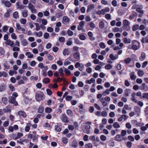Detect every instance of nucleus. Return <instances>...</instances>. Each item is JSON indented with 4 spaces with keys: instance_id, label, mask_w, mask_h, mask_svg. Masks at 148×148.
<instances>
[{
    "instance_id": "nucleus-1",
    "label": "nucleus",
    "mask_w": 148,
    "mask_h": 148,
    "mask_svg": "<svg viewBox=\"0 0 148 148\" xmlns=\"http://www.w3.org/2000/svg\"><path fill=\"white\" fill-rule=\"evenodd\" d=\"M140 44L139 42L134 40L132 41V42L131 47H130V46L129 45V48L130 49H132L133 50H136L140 48Z\"/></svg>"
},
{
    "instance_id": "nucleus-2",
    "label": "nucleus",
    "mask_w": 148,
    "mask_h": 148,
    "mask_svg": "<svg viewBox=\"0 0 148 148\" xmlns=\"http://www.w3.org/2000/svg\"><path fill=\"white\" fill-rule=\"evenodd\" d=\"M35 98L37 101H40L44 98V94L42 92L36 93L35 95Z\"/></svg>"
},
{
    "instance_id": "nucleus-3",
    "label": "nucleus",
    "mask_w": 148,
    "mask_h": 148,
    "mask_svg": "<svg viewBox=\"0 0 148 148\" xmlns=\"http://www.w3.org/2000/svg\"><path fill=\"white\" fill-rule=\"evenodd\" d=\"M71 56L73 59V61H77L80 59V56L79 53L78 52H75L73 53Z\"/></svg>"
},
{
    "instance_id": "nucleus-4",
    "label": "nucleus",
    "mask_w": 148,
    "mask_h": 148,
    "mask_svg": "<svg viewBox=\"0 0 148 148\" xmlns=\"http://www.w3.org/2000/svg\"><path fill=\"white\" fill-rule=\"evenodd\" d=\"M28 7L32 13H36L37 10L35 8L34 6L32 3H29Z\"/></svg>"
},
{
    "instance_id": "nucleus-5",
    "label": "nucleus",
    "mask_w": 148,
    "mask_h": 148,
    "mask_svg": "<svg viewBox=\"0 0 148 148\" xmlns=\"http://www.w3.org/2000/svg\"><path fill=\"white\" fill-rule=\"evenodd\" d=\"M8 101L9 102L14 104L15 106H17L18 105L17 102L16 101V99L15 98H13V97H9Z\"/></svg>"
},
{
    "instance_id": "nucleus-6",
    "label": "nucleus",
    "mask_w": 148,
    "mask_h": 148,
    "mask_svg": "<svg viewBox=\"0 0 148 148\" xmlns=\"http://www.w3.org/2000/svg\"><path fill=\"white\" fill-rule=\"evenodd\" d=\"M60 118L64 122L67 123L68 121L67 116L64 114H62L61 115Z\"/></svg>"
},
{
    "instance_id": "nucleus-7",
    "label": "nucleus",
    "mask_w": 148,
    "mask_h": 148,
    "mask_svg": "<svg viewBox=\"0 0 148 148\" xmlns=\"http://www.w3.org/2000/svg\"><path fill=\"white\" fill-rule=\"evenodd\" d=\"M128 116L125 114L121 115L120 117L118 119V121L119 122H121L123 119L124 120H126L128 118Z\"/></svg>"
},
{
    "instance_id": "nucleus-8",
    "label": "nucleus",
    "mask_w": 148,
    "mask_h": 148,
    "mask_svg": "<svg viewBox=\"0 0 148 148\" xmlns=\"http://www.w3.org/2000/svg\"><path fill=\"white\" fill-rule=\"evenodd\" d=\"M84 25V22L82 21L79 23V25L77 27V29L79 30H82Z\"/></svg>"
},
{
    "instance_id": "nucleus-9",
    "label": "nucleus",
    "mask_w": 148,
    "mask_h": 148,
    "mask_svg": "<svg viewBox=\"0 0 148 148\" xmlns=\"http://www.w3.org/2000/svg\"><path fill=\"white\" fill-rule=\"evenodd\" d=\"M123 138H124L120 134L117 135L114 137L115 140L118 141H122Z\"/></svg>"
},
{
    "instance_id": "nucleus-10",
    "label": "nucleus",
    "mask_w": 148,
    "mask_h": 148,
    "mask_svg": "<svg viewBox=\"0 0 148 148\" xmlns=\"http://www.w3.org/2000/svg\"><path fill=\"white\" fill-rule=\"evenodd\" d=\"M90 127V126L89 125H85V129L83 130L84 132L85 133L89 134V133Z\"/></svg>"
},
{
    "instance_id": "nucleus-11",
    "label": "nucleus",
    "mask_w": 148,
    "mask_h": 148,
    "mask_svg": "<svg viewBox=\"0 0 148 148\" xmlns=\"http://www.w3.org/2000/svg\"><path fill=\"white\" fill-rule=\"evenodd\" d=\"M6 45H9L12 47H13L14 45L13 42L10 39L8 40L5 42Z\"/></svg>"
},
{
    "instance_id": "nucleus-12",
    "label": "nucleus",
    "mask_w": 148,
    "mask_h": 148,
    "mask_svg": "<svg viewBox=\"0 0 148 148\" xmlns=\"http://www.w3.org/2000/svg\"><path fill=\"white\" fill-rule=\"evenodd\" d=\"M1 2L2 3L4 4V5L7 7H9L11 6V4L9 1H6L3 0Z\"/></svg>"
},
{
    "instance_id": "nucleus-13",
    "label": "nucleus",
    "mask_w": 148,
    "mask_h": 148,
    "mask_svg": "<svg viewBox=\"0 0 148 148\" xmlns=\"http://www.w3.org/2000/svg\"><path fill=\"white\" fill-rule=\"evenodd\" d=\"M109 57L111 59L113 60L117 59L119 58L118 55H115V56H114L113 54H112L110 55Z\"/></svg>"
},
{
    "instance_id": "nucleus-14",
    "label": "nucleus",
    "mask_w": 148,
    "mask_h": 148,
    "mask_svg": "<svg viewBox=\"0 0 148 148\" xmlns=\"http://www.w3.org/2000/svg\"><path fill=\"white\" fill-rule=\"evenodd\" d=\"M63 54L65 56L66 55L68 56L70 54V52L69 51V49H64L63 51Z\"/></svg>"
},
{
    "instance_id": "nucleus-15",
    "label": "nucleus",
    "mask_w": 148,
    "mask_h": 148,
    "mask_svg": "<svg viewBox=\"0 0 148 148\" xmlns=\"http://www.w3.org/2000/svg\"><path fill=\"white\" fill-rule=\"evenodd\" d=\"M130 78L132 80H135L136 78V76L134 75V72H132L130 74Z\"/></svg>"
},
{
    "instance_id": "nucleus-16",
    "label": "nucleus",
    "mask_w": 148,
    "mask_h": 148,
    "mask_svg": "<svg viewBox=\"0 0 148 148\" xmlns=\"http://www.w3.org/2000/svg\"><path fill=\"white\" fill-rule=\"evenodd\" d=\"M18 114L19 115L22 116L24 118L26 116V114L25 113L22 111H19L18 112Z\"/></svg>"
},
{
    "instance_id": "nucleus-17",
    "label": "nucleus",
    "mask_w": 148,
    "mask_h": 148,
    "mask_svg": "<svg viewBox=\"0 0 148 148\" xmlns=\"http://www.w3.org/2000/svg\"><path fill=\"white\" fill-rule=\"evenodd\" d=\"M146 56L145 53L142 52L141 54V56L139 58V60L140 61H143L145 58Z\"/></svg>"
},
{
    "instance_id": "nucleus-18",
    "label": "nucleus",
    "mask_w": 148,
    "mask_h": 148,
    "mask_svg": "<svg viewBox=\"0 0 148 148\" xmlns=\"http://www.w3.org/2000/svg\"><path fill=\"white\" fill-rule=\"evenodd\" d=\"M129 25V22L127 20H124L123 22V25L124 27H126L128 26Z\"/></svg>"
},
{
    "instance_id": "nucleus-19",
    "label": "nucleus",
    "mask_w": 148,
    "mask_h": 148,
    "mask_svg": "<svg viewBox=\"0 0 148 148\" xmlns=\"http://www.w3.org/2000/svg\"><path fill=\"white\" fill-rule=\"evenodd\" d=\"M99 100L101 102L103 106H105L107 105V102H106L105 100H104L103 98H102L100 99Z\"/></svg>"
},
{
    "instance_id": "nucleus-20",
    "label": "nucleus",
    "mask_w": 148,
    "mask_h": 148,
    "mask_svg": "<svg viewBox=\"0 0 148 148\" xmlns=\"http://www.w3.org/2000/svg\"><path fill=\"white\" fill-rule=\"evenodd\" d=\"M28 11L27 10H24L22 12V16L24 17H27L28 15Z\"/></svg>"
},
{
    "instance_id": "nucleus-21",
    "label": "nucleus",
    "mask_w": 148,
    "mask_h": 148,
    "mask_svg": "<svg viewBox=\"0 0 148 148\" xmlns=\"http://www.w3.org/2000/svg\"><path fill=\"white\" fill-rule=\"evenodd\" d=\"M25 55L27 56L28 58H32L33 57V55L30 52H27L25 53Z\"/></svg>"
},
{
    "instance_id": "nucleus-22",
    "label": "nucleus",
    "mask_w": 148,
    "mask_h": 148,
    "mask_svg": "<svg viewBox=\"0 0 148 148\" xmlns=\"http://www.w3.org/2000/svg\"><path fill=\"white\" fill-rule=\"evenodd\" d=\"M113 127L115 129L120 128V126L119 124L117 122H115L113 124Z\"/></svg>"
},
{
    "instance_id": "nucleus-23",
    "label": "nucleus",
    "mask_w": 148,
    "mask_h": 148,
    "mask_svg": "<svg viewBox=\"0 0 148 148\" xmlns=\"http://www.w3.org/2000/svg\"><path fill=\"white\" fill-rule=\"evenodd\" d=\"M135 95V92L132 93V97L131 98V99L134 102L136 103L137 102V100L136 99Z\"/></svg>"
},
{
    "instance_id": "nucleus-24",
    "label": "nucleus",
    "mask_w": 148,
    "mask_h": 148,
    "mask_svg": "<svg viewBox=\"0 0 148 148\" xmlns=\"http://www.w3.org/2000/svg\"><path fill=\"white\" fill-rule=\"evenodd\" d=\"M123 42L125 43H130L131 42V40L130 38H124L123 39Z\"/></svg>"
},
{
    "instance_id": "nucleus-25",
    "label": "nucleus",
    "mask_w": 148,
    "mask_h": 148,
    "mask_svg": "<svg viewBox=\"0 0 148 148\" xmlns=\"http://www.w3.org/2000/svg\"><path fill=\"white\" fill-rule=\"evenodd\" d=\"M130 93V90L129 89H127L125 90V97H127L129 95V94Z\"/></svg>"
},
{
    "instance_id": "nucleus-26",
    "label": "nucleus",
    "mask_w": 148,
    "mask_h": 148,
    "mask_svg": "<svg viewBox=\"0 0 148 148\" xmlns=\"http://www.w3.org/2000/svg\"><path fill=\"white\" fill-rule=\"evenodd\" d=\"M109 94L110 91L108 89L106 90L103 91L102 93V95L103 96L109 95Z\"/></svg>"
},
{
    "instance_id": "nucleus-27",
    "label": "nucleus",
    "mask_w": 148,
    "mask_h": 148,
    "mask_svg": "<svg viewBox=\"0 0 148 148\" xmlns=\"http://www.w3.org/2000/svg\"><path fill=\"white\" fill-rule=\"evenodd\" d=\"M50 79L47 78L46 77L44 78L42 80V82L45 84H47L50 82Z\"/></svg>"
},
{
    "instance_id": "nucleus-28",
    "label": "nucleus",
    "mask_w": 148,
    "mask_h": 148,
    "mask_svg": "<svg viewBox=\"0 0 148 148\" xmlns=\"http://www.w3.org/2000/svg\"><path fill=\"white\" fill-rule=\"evenodd\" d=\"M96 13L98 15H104V12L103 10V9H102L101 10H98L96 12Z\"/></svg>"
},
{
    "instance_id": "nucleus-29",
    "label": "nucleus",
    "mask_w": 148,
    "mask_h": 148,
    "mask_svg": "<svg viewBox=\"0 0 148 148\" xmlns=\"http://www.w3.org/2000/svg\"><path fill=\"white\" fill-rule=\"evenodd\" d=\"M62 21L64 22H68L70 21V19L67 16H64L63 17Z\"/></svg>"
},
{
    "instance_id": "nucleus-30",
    "label": "nucleus",
    "mask_w": 148,
    "mask_h": 148,
    "mask_svg": "<svg viewBox=\"0 0 148 148\" xmlns=\"http://www.w3.org/2000/svg\"><path fill=\"white\" fill-rule=\"evenodd\" d=\"M22 45L24 46L27 45L28 44V42L25 39H23L21 41Z\"/></svg>"
},
{
    "instance_id": "nucleus-31",
    "label": "nucleus",
    "mask_w": 148,
    "mask_h": 148,
    "mask_svg": "<svg viewBox=\"0 0 148 148\" xmlns=\"http://www.w3.org/2000/svg\"><path fill=\"white\" fill-rule=\"evenodd\" d=\"M1 100L3 103L6 105L8 102V99L5 97H3L1 98Z\"/></svg>"
},
{
    "instance_id": "nucleus-32",
    "label": "nucleus",
    "mask_w": 148,
    "mask_h": 148,
    "mask_svg": "<svg viewBox=\"0 0 148 148\" xmlns=\"http://www.w3.org/2000/svg\"><path fill=\"white\" fill-rule=\"evenodd\" d=\"M66 113L69 116L72 117L73 116V114L72 111L70 110H68L66 111Z\"/></svg>"
},
{
    "instance_id": "nucleus-33",
    "label": "nucleus",
    "mask_w": 148,
    "mask_h": 148,
    "mask_svg": "<svg viewBox=\"0 0 148 148\" xmlns=\"http://www.w3.org/2000/svg\"><path fill=\"white\" fill-rule=\"evenodd\" d=\"M34 34L37 37H40L42 36V32L40 31L38 32H35L34 33Z\"/></svg>"
},
{
    "instance_id": "nucleus-34",
    "label": "nucleus",
    "mask_w": 148,
    "mask_h": 148,
    "mask_svg": "<svg viewBox=\"0 0 148 148\" xmlns=\"http://www.w3.org/2000/svg\"><path fill=\"white\" fill-rule=\"evenodd\" d=\"M7 76V74L4 71L0 72V77L3 76L4 77H6Z\"/></svg>"
},
{
    "instance_id": "nucleus-35",
    "label": "nucleus",
    "mask_w": 148,
    "mask_h": 148,
    "mask_svg": "<svg viewBox=\"0 0 148 148\" xmlns=\"http://www.w3.org/2000/svg\"><path fill=\"white\" fill-rule=\"evenodd\" d=\"M94 8V5L93 4H91L88 6L87 11H90Z\"/></svg>"
},
{
    "instance_id": "nucleus-36",
    "label": "nucleus",
    "mask_w": 148,
    "mask_h": 148,
    "mask_svg": "<svg viewBox=\"0 0 148 148\" xmlns=\"http://www.w3.org/2000/svg\"><path fill=\"white\" fill-rule=\"evenodd\" d=\"M99 27L101 29H103L105 26L104 23L103 21H101L99 23Z\"/></svg>"
},
{
    "instance_id": "nucleus-37",
    "label": "nucleus",
    "mask_w": 148,
    "mask_h": 148,
    "mask_svg": "<svg viewBox=\"0 0 148 148\" xmlns=\"http://www.w3.org/2000/svg\"><path fill=\"white\" fill-rule=\"evenodd\" d=\"M138 75L140 77L142 76L144 74V73L143 70H139L137 72Z\"/></svg>"
},
{
    "instance_id": "nucleus-38",
    "label": "nucleus",
    "mask_w": 148,
    "mask_h": 148,
    "mask_svg": "<svg viewBox=\"0 0 148 148\" xmlns=\"http://www.w3.org/2000/svg\"><path fill=\"white\" fill-rule=\"evenodd\" d=\"M13 17L15 19H17V18H19L18 12L17 11L13 13Z\"/></svg>"
},
{
    "instance_id": "nucleus-39",
    "label": "nucleus",
    "mask_w": 148,
    "mask_h": 148,
    "mask_svg": "<svg viewBox=\"0 0 148 148\" xmlns=\"http://www.w3.org/2000/svg\"><path fill=\"white\" fill-rule=\"evenodd\" d=\"M112 67V65L110 64H108L106 65L105 68L107 70H109L111 69Z\"/></svg>"
},
{
    "instance_id": "nucleus-40",
    "label": "nucleus",
    "mask_w": 148,
    "mask_h": 148,
    "mask_svg": "<svg viewBox=\"0 0 148 148\" xmlns=\"http://www.w3.org/2000/svg\"><path fill=\"white\" fill-rule=\"evenodd\" d=\"M139 26L138 25H134L132 27V30L133 31H135L137 30L139 28Z\"/></svg>"
},
{
    "instance_id": "nucleus-41",
    "label": "nucleus",
    "mask_w": 148,
    "mask_h": 148,
    "mask_svg": "<svg viewBox=\"0 0 148 148\" xmlns=\"http://www.w3.org/2000/svg\"><path fill=\"white\" fill-rule=\"evenodd\" d=\"M100 47L102 49L105 48L106 47V45L103 42H101L99 44Z\"/></svg>"
},
{
    "instance_id": "nucleus-42",
    "label": "nucleus",
    "mask_w": 148,
    "mask_h": 148,
    "mask_svg": "<svg viewBox=\"0 0 148 148\" xmlns=\"http://www.w3.org/2000/svg\"><path fill=\"white\" fill-rule=\"evenodd\" d=\"M30 123L27 124V125L26 126L25 128V131L26 132H28L30 130Z\"/></svg>"
},
{
    "instance_id": "nucleus-43",
    "label": "nucleus",
    "mask_w": 148,
    "mask_h": 148,
    "mask_svg": "<svg viewBox=\"0 0 148 148\" xmlns=\"http://www.w3.org/2000/svg\"><path fill=\"white\" fill-rule=\"evenodd\" d=\"M125 110H131L132 108L131 107H129L128 105L127 104H125L124 106V108Z\"/></svg>"
},
{
    "instance_id": "nucleus-44",
    "label": "nucleus",
    "mask_w": 148,
    "mask_h": 148,
    "mask_svg": "<svg viewBox=\"0 0 148 148\" xmlns=\"http://www.w3.org/2000/svg\"><path fill=\"white\" fill-rule=\"evenodd\" d=\"M100 139L102 141H105L106 140V137L103 135H101L100 137Z\"/></svg>"
},
{
    "instance_id": "nucleus-45",
    "label": "nucleus",
    "mask_w": 148,
    "mask_h": 148,
    "mask_svg": "<svg viewBox=\"0 0 148 148\" xmlns=\"http://www.w3.org/2000/svg\"><path fill=\"white\" fill-rule=\"evenodd\" d=\"M26 19L24 18H21L20 20L21 23L24 25L26 23Z\"/></svg>"
},
{
    "instance_id": "nucleus-46",
    "label": "nucleus",
    "mask_w": 148,
    "mask_h": 148,
    "mask_svg": "<svg viewBox=\"0 0 148 148\" xmlns=\"http://www.w3.org/2000/svg\"><path fill=\"white\" fill-rule=\"evenodd\" d=\"M23 136V134L21 133L18 132L17 133L16 136L15 137L16 139L20 138Z\"/></svg>"
},
{
    "instance_id": "nucleus-47",
    "label": "nucleus",
    "mask_w": 148,
    "mask_h": 148,
    "mask_svg": "<svg viewBox=\"0 0 148 148\" xmlns=\"http://www.w3.org/2000/svg\"><path fill=\"white\" fill-rule=\"evenodd\" d=\"M92 144L91 143H89L85 145L86 148H92Z\"/></svg>"
},
{
    "instance_id": "nucleus-48",
    "label": "nucleus",
    "mask_w": 148,
    "mask_h": 148,
    "mask_svg": "<svg viewBox=\"0 0 148 148\" xmlns=\"http://www.w3.org/2000/svg\"><path fill=\"white\" fill-rule=\"evenodd\" d=\"M126 131L124 130H123L121 131V136H123L126 135Z\"/></svg>"
},
{
    "instance_id": "nucleus-49",
    "label": "nucleus",
    "mask_w": 148,
    "mask_h": 148,
    "mask_svg": "<svg viewBox=\"0 0 148 148\" xmlns=\"http://www.w3.org/2000/svg\"><path fill=\"white\" fill-rule=\"evenodd\" d=\"M79 38L81 40H84L85 39L86 37L84 35L81 34L79 35Z\"/></svg>"
},
{
    "instance_id": "nucleus-50",
    "label": "nucleus",
    "mask_w": 148,
    "mask_h": 148,
    "mask_svg": "<svg viewBox=\"0 0 148 148\" xmlns=\"http://www.w3.org/2000/svg\"><path fill=\"white\" fill-rule=\"evenodd\" d=\"M147 86L145 84L143 83L141 86L140 89L141 90H143L145 89V87Z\"/></svg>"
},
{
    "instance_id": "nucleus-51",
    "label": "nucleus",
    "mask_w": 148,
    "mask_h": 148,
    "mask_svg": "<svg viewBox=\"0 0 148 148\" xmlns=\"http://www.w3.org/2000/svg\"><path fill=\"white\" fill-rule=\"evenodd\" d=\"M124 62L126 64L129 63L131 61V60L130 58H127L124 60Z\"/></svg>"
},
{
    "instance_id": "nucleus-52",
    "label": "nucleus",
    "mask_w": 148,
    "mask_h": 148,
    "mask_svg": "<svg viewBox=\"0 0 148 148\" xmlns=\"http://www.w3.org/2000/svg\"><path fill=\"white\" fill-rule=\"evenodd\" d=\"M62 141L64 144H66L68 143V139L67 138L64 137L62 138Z\"/></svg>"
},
{
    "instance_id": "nucleus-53",
    "label": "nucleus",
    "mask_w": 148,
    "mask_h": 148,
    "mask_svg": "<svg viewBox=\"0 0 148 148\" xmlns=\"http://www.w3.org/2000/svg\"><path fill=\"white\" fill-rule=\"evenodd\" d=\"M16 29L18 30H20L21 28V27L20 25L18 23H17L16 24Z\"/></svg>"
},
{
    "instance_id": "nucleus-54",
    "label": "nucleus",
    "mask_w": 148,
    "mask_h": 148,
    "mask_svg": "<svg viewBox=\"0 0 148 148\" xmlns=\"http://www.w3.org/2000/svg\"><path fill=\"white\" fill-rule=\"evenodd\" d=\"M52 111L51 109L49 107H47L45 108V111L47 113H50Z\"/></svg>"
},
{
    "instance_id": "nucleus-55",
    "label": "nucleus",
    "mask_w": 148,
    "mask_h": 148,
    "mask_svg": "<svg viewBox=\"0 0 148 148\" xmlns=\"http://www.w3.org/2000/svg\"><path fill=\"white\" fill-rule=\"evenodd\" d=\"M9 88L12 91L14 90V86L12 84H10L9 86Z\"/></svg>"
},
{
    "instance_id": "nucleus-56",
    "label": "nucleus",
    "mask_w": 148,
    "mask_h": 148,
    "mask_svg": "<svg viewBox=\"0 0 148 148\" xmlns=\"http://www.w3.org/2000/svg\"><path fill=\"white\" fill-rule=\"evenodd\" d=\"M67 33L69 36H71L73 35V32L70 29L68 30Z\"/></svg>"
},
{
    "instance_id": "nucleus-57",
    "label": "nucleus",
    "mask_w": 148,
    "mask_h": 148,
    "mask_svg": "<svg viewBox=\"0 0 148 148\" xmlns=\"http://www.w3.org/2000/svg\"><path fill=\"white\" fill-rule=\"evenodd\" d=\"M10 11L9 10H8L4 14V16L6 18L9 17L10 16Z\"/></svg>"
},
{
    "instance_id": "nucleus-58",
    "label": "nucleus",
    "mask_w": 148,
    "mask_h": 148,
    "mask_svg": "<svg viewBox=\"0 0 148 148\" xmlns=\"http://www.w3.org/2000/svg\"><path fill=\"white\" fill-rule=\"evenodd\" d=\"M12 48V50L14 51H19L20 50V49L19 48L16 47H13Z\"/></svg>"
},
{
    "instance_id": "nucleus-59",
    "label": "nucleus",
    "mask_w": 148,
    "mask_h": 148,
    "mask_svg": "<svg viewBox=\"0 0 148 148\" xmlns=\"http://www.w3.org/2000/svg\"><path fill=\"white\" fill-rule=\"evenodd\" d=\"M64 71L66 74L67 75H69L71 74L70 71L66 69H65Z\"/></svg>"
},
{
    "instance_id": "nucleus-60",
    "label": "nucleus",
    "mask_w": 148,
    "mask_h": 148,
    "mask_svg": "<svg viewBox=\"0 0 148 148\" xmlns=\"http://www.w3.org/2000/svg\"><path fill=\"white\" fill-rule=\"evenodd\" d=\"M55 130L58 132H60L61 130V129L57 125L55 126Z\"/></svg>"
},
{
    "instance_id": "nucleus-61",
    "label": "nucleus",
    "mask_w": 148,
    "mask_h": 148,
    "mask_svg": "<svg viewBox=\"0 0 148 148\" xmlns=\"http://www.w3.org/2000/svg\"><path fill=\"white\" fill-rule=\"evenodd\" d=\"M128 139L131 141L133 142L134 141V138L132 136H128Z\"/></svg>"
},
{
    "instance_id": "nucleus-62",
    "label": "nucleus",
    "mask_w": 148,
    "mask_h": 148,
    "mask_svg": "<svg viewBox=\"0 0 148 148\" xmlns=\"http://www.w3.org/2000/svg\"><path fill=\"white\" fill-rule=\"evenodd\" d=\"M36 64V62L35 61H32L30 62V65L32 67H34Z\"/></svg>"
},
{
    "instance_id": "nucleus-63",
    "label": "nucleus",
    "mask_w": 148,
    "mask_h": 148,
    "mask_svg": "<svg viewBox=\"0 0 148 148\" xmlns=\"http://www.w3.org/2000/svg\"><path fill=\"white\" fill-rule=\"evenodd\" d=\"M11 37L12 39L14 40H16L17 39V36L14 33H13L11 34Z\"/></svg>"
},
{
    "instance_id": "nucleus-64",
    "label": "nucleus",
    "mask_w": 148,
    "mask_h": 148,
    "mask_svg": "<svg viewBox=\"0 0 148 148\" xmlns=\"http://www.w3.org/2000/svg\"><path fill=\"white\" fill-rule=\"evenodd\" d=\"M143 97L148 99V93H144L143 94Z\"/></svg>"
}]
</instances>
